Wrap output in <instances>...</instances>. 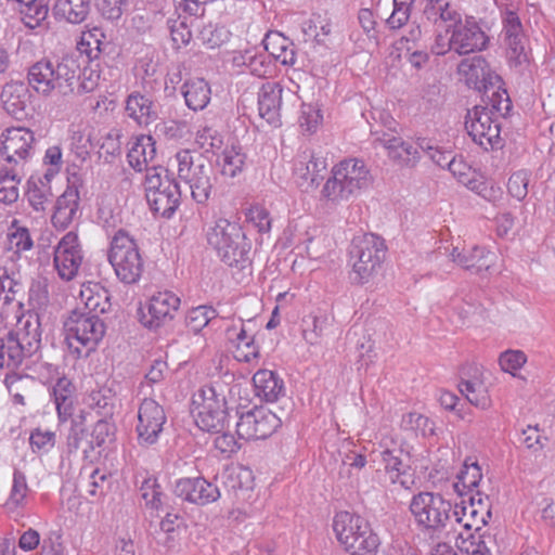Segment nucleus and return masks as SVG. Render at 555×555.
Returning a JSON list of instances; mask_svg holds the SVG:
<instances>
[{
  "label": "nucleus",
  "instance_id": "obj_36",
  "mask_svg": "<svg viewBox=\"0 0 555 555\" xmlns=\"http://www.w3.org/2000/svg\"><path fill=\"white\" fill-rule=\"evenodd\" d=\"M74 386L66 377L57 378L56 383L51 388V396L53 398L57 417L60 423H64L73 415L74 412Z\"/></svg>",
  "mask_w": 555,
  "mask_h": 555
},
{
  "label": "nucleus",
  "instance_id": "obj_16",
  "mask_svg": "<svg viewBox=\"0 0 555 555\" xmlns=\"http://www.w3.org/2000/svg\"><path fill=\"white\" fill-rule=\"evenodd\" d=\"M281 426V420L272 411L259 406L240 415L236 434L241 439L257 440L270 437Z\"/></svg>",
  "mask_w": 555,
  "mask_h": 555
},
{
  "label": "nucleus",
  "instance_id": "obj_18",
  "mask_svg": "<svg viewBox=\"0 0 555 555\" xmlns=\"http://www.w3.org/2000/svg\"><path fill=\"white\" fill-rule=\"evenodd\" d=\"M449 31H452L454 52L459 55L481 52L490 43L489 36L474 16H466L459 24H453Z\"/></svg>",
  "mask_w": 555,
  "mask_h": 555
},
{
  "label": "nucleus",
  "instance_id": "obj_32",
  "mask_svg": "<svg viewBox=\"0 0 555 555\" xmlns=\"http://www.w3.org/2000/svg\"><path fill=\"white\" fill-rule=\"evenodd\" d=\"M256 395L267 402L276 401L284 393V382L271 370H259L253 377Z\"/></svg>",
  "mask_w": 555,
  "mask_h": 555
},
{
  "label": "nucleus",
  "instance_id": "obj_8",
  "mask_svg": "<svg viewBox=\"0 0 555 555\" xmlns=\"http://www.w3.org/2000/svg\"><path fill=\"white\" fill-rule=\"evenodd\" d=\"M191 413L204 431L220 433L228 421L227 401L214 386H203L192 397Z\"/></svg>",
  "mask_w": 555,
  "mask_h": 555
},
{
  "label": "nucleus",
  "instance_id": "obj_42",
  "mask_svg": "<svg viewBox=\"0 0 555 555\" xmlns=\"http://www.w3.org/2000/svg\"><path fill=\"white\" fill-rule=\"evenodd\" d=\"M81 301L85 304L87 313L95 314L106 312L109 307V296L106 289L99 284L83 286L80 291Z\"/></svg>",
  "mask_w": 555,
  "mask_h": 555
},
{
  "label": "nucleus",
  "instance_id": "obj_54",
  "mask_svg": "<svg viewBox=\"0 0 555 555\" xmlns=\"http://www.w3.org/2000/svg\"><path fill=\"white\" fill-rule=\"evenodd\" d=\"M323 116L321 111L311 104H302L299 116V127L302 132L312 134L321 126Z\"/></svg>",
  "mask_w": 555,
  "mask_h": 555
},
{
  "label": "nucleus",
  "instance_id": "obj_19",
  "mask_svg": "<svg viewBox=\"0 0 555 555\" xmlns=\"http://www.w3.org/2000/svg\"><path fill=\"white\" fill-rule=\"evenodd\" d=\"M326 167L327 163L324 157L317 155L312 150L306 149L297 154L294 160L293 173L297 184L309 192L318 188Z\"/></svg>",
  "mask_w": 555,
  "mask_h": 555
},
{
  "label": "nucleus",
  "instance_id": "obj_13",
  "mask_svg": "<svg viewBox=\"0 0 555 555\" xmlns=\"http://www.w3.org/2000/svg\"><path fill=\"white\" fill-rule=\"evenodd\" d=\"M487 520L480 518L473 522L462 521L456 525L455 545L465 555H492L495 545L494 535L485 528Z\"/></svg>",
  "mask_w": 555,
  "mask_h": 555
},
{
  "label": "nucleus",
  "instance_id": "obj_59",
  "mask_svg": "<svg viewBox=\"0 0 555 555\" xmlns=\"http://www.w3.org/2000/svg\"><path fill=\"white\" fill-rule=\"evenodd\" d=\"M530 181V172L527 170H518L514 172L507 182L508 193L516 199L522 201L528 194V184Z\"/></svg>",
  "mask_w": 555,
  "mask_h": 555
},
{
  "label": "nucleus",
  "instance_id": "obj_11",
  "mask_svg": "<svg viewBox=\"0 0 555 555\" xmlns=\"http://www.w3.org/2000/svg\"><path fill=\"white\" fill-rule=\"evenodd\" d=\"M178 177L184 181L192 198L198 204H205L212 190V169L201 156L194 157L188 150L180 151L175 156Z\"/></svg>",
  "mask_w": 555,
  "mask_h": 555
},
{
  "label": "nucleus",
  "instance_id": "obj_1",
  "mask_svg": "<svg viewBox=\"0 0 555 555\" xmlns=\"http://www.w3.org/2000/svg\"><path fill=\"white\" fill-rule=\"evenodd\" d=\"M372 182L365 163L359 158H346L335 164L323 184L320 198L331 206H338L359 196Z\"/></svg>",
  "mask_w": 555,
  "mask_h": 555
},
{
  "label": "nucleus",
  "instance_id": "obj_9",
  "mask_svg": "<svg viewBox=\"0 0 555 555\" xmlns=\"http://www.w3.org/2000/svg\"><path fill=\"white\" fill-rule=\"evenodd\" d=\"M17 314L18 312L11 313L13 319H16V327L3 338L9 361L14 364H21L24 358L33 356L41 341L39 317L33 313L22 317Z\"/></svg>",
  "mask_w": 555,
  "mask_h": 555
},
{
  "label": "nucleus",
  "instance_id": "obj_60",
  "mask_svg": "<svg viewBox=\"0 0 555 555\" xmlns=\"http://www.w3.org/2000/svg\"><path fill=\"white\" fill-rule=\"evenodd\" d=\"M246 219L261 233H267L271 230L272 219L268 209L261 205H253L246 212Z\"/></svg>",
  "mask_w": 555,
  "mask_h": 555
},
{
  "label": "nucleus",
  "instance_id": "obj_52",
  "mask_svg": "<svg viewBox=\"0 0 555 555\" xmlns=\"http://www.w3.org/2000/svg\"><path fill=\"white\" fill-rule=\"evenodd\" d=\"M491 91V95L489 96V104L486 105L489 107V111L496 118L504 117L508 114L512 108V102L506 90L500 88V83L495 85L493 88L489 89Z\"/></svg>",
  "mask_w": 555,
  "mask_h": 555
},
{
  "label": "nucleus",
  "instance_id": "obj_41",
  "mask_svg": "<svg viewBox=\"0 0 555 555\" xmlns=\"http://www.w3.org/2000/svg\"><path fill=\"white\" fill-rule=\"evenodd\" d=\"M89 8V0H56L53 13L59 20L79 24L87 17Z\"/></svg>",
  "mask_w": 555,
  "mask_h": 555
},
{
  "label": "nucleus",
  "instance_id": "obj_53",
  "mask_svg": "<svg viewBox=\"0 0 555 555\" xmlns=\"http://www.w3.org/2000/svg\"><path fill=\"white\" fill-rule=\"evenodd\" d=\"M195 143L205 152H215L222 146L223 140L216 129L204 125L196 131Z\"/></svg>",
  "mask_w": 555,
  "mask_h": 555
},
{
  "label": "nucleus",
  "instance_id": "obj_33",
  "mask_svg": "<svg viewBox=\"0 0 555 555\" xmlns=\"http://www.w3.org/2000/svg\"><path fill=\"white\" fill-rule=\"evenodd\" d=\"M54 75L57 90L63 93L74 92L77 82V76L80 73V64L74 55H63L60 60L53 62Z\"/></svg>",
  "mask_w": 555,
  "mask_h": 555
},
{
  "label": "nucleus",
  "instance_id": "obj_50",
  "mask_svg": "<svg viewBox=\"0 0 555 555\" xmlns=\"http://www.w3.org/2000/svg\"><path fill=\"white\" fill-rule=\"evenodd\" d=\"M29 492L26 476L18 469L14 470L10 496L5 503L10 511L23 507Z\"/></svg>",
  "mask_w": 555,
  "mask_h": 555
},
{
  "label": "nucleus",
  "instance_id": "obj_34",
  "mask_svg": "<svg viewBox=\"0 0 555 555\" xmlns=\"http://www.w3.org/2000/svg\"><path fill=\"white\" fill-rule=\"evenodd\" d=\"M28 81L38 93L43 95L57 90L53 61L41 60L35 63L28 70Z\"/></svg>",
  "mask_w": 555,
  "mask_h": 555
},
{
  "label": "nucleus",
  "instance_id": "obj_55",
  "mask_svg": "<svg viewBox=\"0 0 555 555\" xmlns=\"http://www.w3.org/2000/svg\"><path fill=\"white\" fill-rule=\"evenodd\" d=\"M402 425L423 437H429L435 435V423L427 416L417 412H411L403 416Z\"/></svg>",
  "mask_w": 555,
  "mask_h": 555
},
{
  "label": "nucleus",
  "instance_id": "obj_35",
  "mask_svg": "<svg viewBox=\"0 0 555 555\" xmlns=\"http://www.w3.org/2000/svg\"><path fill=\"white\" fill-rule=\"evenodd\" d=\"M156 155L155 141L151 135H140L131 143L127 158L129 165L137 171L152 169L149 167Z\"/></svg>",
  "mask_w": 555,
  "mask_h": 555
},
{
  "label": "nucleus",
  "instance_id": "obj_24",
  "mask_svg": "<svg viewBox=\"0 0 555 555\" xmlns=\"http://www.w3.org/2000/svg\"><path fill=\"white\" fill-rule=\"evenodd\" d=\"M282 92L278 82H266L258 92L259 116L273 127L281 125Z\"/></svg>",
  "mask_w": 555,
  "mask_h": 555
},
{
  "label": "nucleus",
  "instance_id": "obj_47",
  "mask_svg": "<svg viewBox=\"0 0 555 555\" xmlns=\"http://www.w3.org/2000/svg\"><path fill=\"white\" fill-rule=\"evenodd\" d=\"M49 183L50 181L40 176H31L27 182L28 202L37 211L44 208L43 205L51 195Z\"/></svg>",
  "mask_w": 555,
  "mask_h": 555
},
{
  "label": "nucleus",
  "instance_id": "obj_63",
  "mask_svg": "<svg viewBox=\"0 0 555 555\" xmlns=\"http://www.w3.org/2000/svg\"><path fill=\"white\" fill-rule=\"evenodd\" d=\"M43 165L48 166L43 178L44 180L51 181L60 172L63 165L62 150L60 146L53 145L47 149Z\"/></svg>",
  "mask_w": 555,
  "mask_h": 555
},
{
  "label": "nucleus",
  "instance_id": "obj_20",
  "mask_svg": "<svg viewBox=\"0 0 555 555\" xmlns=\"http://www.w3.org/2000/svg\"><path fill=\"white\" fill-rule=\"evenodd\" d=\"M457 73L469 88L489 93V89L501 83V78L491 72L483 56L475 55L461 61Z\"/></svg>",
  "mask_w": 555,
  "mask_h": 555
},
{
  "label": "nucleus",
  "instance_id": "obj_62",
  "mask_svg": "<svg viewBox=\"0 0 555 555\" xmlns=\"http://www.w3.org/2000/svg\"><path fill=\"white\" fill-rule=\"evenodd\" d=\"M115 427L105 418L99 420L91 433V444L94 447H102L113 440Z\"/></svg>",
  "mask_w": 555,
  "mask_h": 555
},
{
  "label": "nucleus",
  "instance_id": "obj_27",
  "mask_svg": "<svg viewBox=\"0 0 555 555\" xmlns=\"http://www.w3.org/2000/svg\"><path fill=\"white\" fill-rule=\"evenodd\" d=\"M228 340L232 344L233 357L240 362L250 363L259 357V349L244 325H233L227 331Z\"/></svg>",
  "mask_w": 555,
  "mask_h": 555
},
{
  "label": "nucleus",
  "instance_id": "obj_6",
  "mask_svg": "<svg viewBox=\"0 0 555 555\" xmlns=\"http://www.w3.org/2000/svg\"><path fill=\"white\" fill-rule=\"evenodd\" d=\"M108 261L124 284H135L144 271V261L137 242L128 232L117 231L111 241Z\"/></svg>",
  "mask_w": 555,
  "mask_h": 555
},
{
  "label": "nucleus",
  "instance_id": "obj_45",
  "mask_svg": "<svg viewBox=\"0 0 555 555\" xmlns=\"http://www.w3.org/2000/svg\"><path fill=\"white\" fill-rule=\"evenodd\" d=\"M246 155L238 145L227 146L218 158L223 176L233 178L245 167Z\"/></svg>",
  "mask_w": 555,
  "mask_h": 555
},
{
  "label": "nucleus",
  "instance_id": "obj_31",
  "mask_svg": "<svg viewBox=\"0 0 555 555\" xmlns=\"http://www.w3.org/2000/svg\"><path fill=\"white\" fill-rule=\"evenodd\" d=\"M266 51L284 66L296 63L295 44L279 31H270L263 39Z\"/></svg>",
  "mask_w": 555,
  "mask_h": 555
},
{
  "label": "nucleus",
  "instance_id": "obj_37",
  "mask_svg": "<svg viewBox=\"0 0 555 555\" xmlns=\"http://www.w3.org/2000/svg\"><path fill=\"white\" fill-rule=\"evenodd\" d=\"M4 109L18 118L24 113L28 102V89L24 82L11 81L4 85L1 92Z\"/></svg>",
  "mask_w": 555,
  "mask_h": 555
},
{
  "label": "nucleus",
  "instance_id": "obj_30",
  "mask_svg": "<svg viewBox=\"0 0 555 555\" xmlns=\"http://www.w3.org/2000/svg\"><path fill=\"white\" fill-rule=\"evenodd\" d=\"M125 112L139 126H149L157 118L153 101L139 92L127 96Z\"/></svg>",
  "mask_w": 555,
  "mask_h": 555
},
{
  "label": "nucleus",
  "instance_id": "obj_56",
  "mask_svg": "<svg viewBox=\"0 0 555 555\" xmlns=\"http://www.w3.org/2000/svg\"><path fill=\"white\" fill-rule=\"evenodd\" d=\"M217 315L210 306H198L191 309L186 315V324L193 332L203 330Z\"/></svg>",
  "mask_w": 555,
  "mask_h": 555
},
{
  "label": "nucleus",
  "instance_id": "obj_17",
  "mask_svg": "<svg viewBox=\"0 0 555 555\" xmlns=\"http://www.w3.org/2000/svg\"><path fill=\"white\" fill-rule=\"evenodd\" d=\"M166 420L163 406L154 399L145 398L138 409L135 431L139 444L149 447L156 443Z\"/></svg>",
  "mask_w": 555,
  "mask_h": 555
},
{
  "label": "nucleus",
  "instance_id": "obj_15",
  "mask_svg": "<svg viewBox=\"0 0 555 555\" xmlns=\"http://www.w3.org/2000/svg\"><path fill=\"white\" fill-rule=\"evenodd\" d=\"M83 260V251L78 234L67 232L54 247L53 266L59 278L65 282L74 280Z\"/></svg>",
  "mask_w": 555,
  "mask_h": 555
},
{
  "label": "nucleus",
  "instance_id": "obj_12",
  "mask_svg": "<svg viewBox=\"0 0 555 555\" xmlns=\"http://www.w3.org/2000/svg\"><path fill=\"white\" fill-rule=\"evenodd\" d=\"M465 128L475 143L485 151L499 147L501 144V125L489 111V107L477 105L467 112Z\"/></svg>",
  "mask_w": 555,
  "mask_h": 555
},
{
  "label": "nucleus",
  "instance_id": "obj_48",
  "mask_svg": "<svg viewBox=\"0 0 555 555\" xmlns=\"http://www.w3.org/2000/svg\"><path fill=\"white\" fill-rule=\"evenodd\" d=\"M331 327L332 322L327 315H314L311 318V323H306L304 327V339L311 346L320 345Z\"/></svg>",
  "mask_w": 555,
  "mask_h": 555
},
{
  "label": "nucleus",
  "instance_id": "obj_61",
  "mask_svg": "<svg viewBox=\"0 0 555 555\" xmlns=\"http://www.w3.org/2000/svg\"><path fill=\"white\" fill-rule=\"evenodd\" d=\"M417 146L421 151L426 153L430 159L439 167H448L450 158L454 157L451 152L441 151L438 146L434 145L429 139H418Z\"/></svg>",
  "mask_w": 555,
  "mask_h": 555
},
{
  "label": "nucleus",
  "instance_id": "obj_21",
  "mask_svg": "<svg viewBox=\"0 0 555 555\" xmlns=\"http://www.w3.org/2000/svg\"><path fill=\"white\" fill-rule=\"evenodd\" d=\"M175 494L182 501L205 506L219 500V488L203 477L181 478L176 481Z\"/></svg>",
  "mask_w": 555,
  "mask_h": 555
},
{
  "label": "nucleus",
  "instance_id": "obj_58",
  "mask_svg": "<svg viewBox=\"0 0 555 555\" xmlns=\"http://www.w3.org/2000/svg\"><path fill=\"white\" fill-rule=\"evenodd\" d=\"M100 82V73L92 67H85L77 76L73 93L85 94L94 91Z\"/></svg>",
  "mask_w": 555,
  "mask_h": 555
},
{
  "label": "nucleus",
  "instance_id": "obj_23",
  "mask_svg": "<svg viewBox=\"0 0 555 555\" xmlns=\"http://www.w3.org/2000/svg\"><path fill=\"white\" fill-rule=\"evenodd\" d=\"M374 143L385 149L387 156L400 166H414L420 159L418 146H414L395 132L377 135Z\"/></svg>",
  "mask_w": 555,
  "mask_h": 555
},
{
  "label": "nucleus",
  "instance_id": "obj_39",
  "mask_svg": "<svg viewBox=\"0 0 555 555\" xmlns=\"http://www.w3.org/2000/svg\"><path fill=\"white\" fill-rule=\"evenodd\" d=\"M185 104L193 111L204 109L210 102L211 90L203 78H192L182 86Z\"/></svg>",
  "mask_w": 555,
  "mask_h": 555
},
{
  "label": "nucleus",
  "instance_id": "obj_26",
  "mask_svg": "<svg viewBox=\"0 0 555 555\" xmlns=\"http://www.w3.org/2000/svg\"><path fill=\"white\" fill-rule=\"evenodd\" d=\"M401 450L384 449L380 452L385 473L393 485H400L403 489H411L415 485L414 474L400 459Z\"/></svg>",
  "mask_w": 555,
  "mask_h": 555
},
{
  "label": "nucleus",
  "instance_id": "obj_4",
  "mask_svg": "<svg viewBox=\"0 0 555 555\" xmlns=\"http://www.w3.org/2000/svg\"><path fill=\"white\" fill-rule=\"evenodd\" d=\"M333 529L338 542L350 555H366L377 550L379 538L369 521L360 515L339 512L333 520Z\"/></svg>",
  "mask_w": 555,
  "mask_h": 555
},
{
  "label": "nucleus",
  "instance_id": "obj_57",
  "mask_svg": "<svg viewBox=\"0 0 555 555\" xmlns=\"http://www.w3.org/2000/svg\"><path fill=\"white\" fill-rule=\"evenodd\" d=\"M507 47V59L512 66H519L528 61L525 49V35L504 38Z\"/></svg>",
  "mask_w": 555,
  "mask_h": 555
},
{
  "label": "nucleus",
  "instance_id": "obj_14",
  "mask_svg": "<svg viewBox=\"0 0 555 555\" xmlns=\"http://www.w3.org/2000/svg\"><path fill=\"white\" fill-rule=\"evenodd\" d=\"M0 155L5 166L23 168L35 153L36 138L31 130L23 127L9 128L2 135Z\"/></svg>",
  "mask_w": 555,
  "mask_h": 555
},
{
  "label": "nucleus",
  "instance_id": "obj_44",
  "mask_svg": "<svg viewBox=\"0 0 555 555\" xmlns=\"http://www.w3.org/2000/svg\"><path fill=\"white\" fill-rule=\"evenodd\" d=\"M456 479L454 488L460 495L477 488L482 479L481 468L477 461L472 457L465 460Z\"/></svg>",
  "mask_w": 555,
  "mask_h": 555
},
{
  "label": "nucleus",
  "instance_id": "obj_22",
  "mask_svg": "<svg viewBox=\"0 0 555 555\" xmlns=\"http://www.w3.org/2000/svg\"><path fill=\"white\" fill-rule=\"evenodd\" d=\"M181 300L170 291L157 292L146 306L147 313H143L142 323L149 328H157L175 318Z\"/></svg>",
  "mask_w": 555,
  "mask_h": 555
},
{
  "label": "nucleus",
  "instance_id": "obj_40",
  "mask_svg": "<svg viewBox=\"0 0 555 555\" xmlns=\"http://www.w3.org/2000/svg\"><path fill=\"white\" fill-rule=\"evenodd\" d=\"M459 390L474 406L481 410L491 406L492 401L488 387L478 375L469 379H462L459 384Z\"/></svg>",
  "mask_w": 555,
  "mask_h": 555
},
{
  "label": "nucleus",
  "instance_id": "obj_38",
  "mask_svg": "<svg viewBox=\"0 0 555 555\" xmlns=\"http://www.w3.org/2000/svg\"><path fill=\"white\" fill-rule=\"evenodd\" d=\"M18 283L11 278L7 270L0 268V318L8 320L11 313L20 312L22 304L16 299Z\"/></svg>",
  "mask_w": 555,
  "mask_h": 555
},
{
  "label": "nucleus",
  "instance_id": "obj_7",
  "mask_svg": "<svg viewBox=\"0 0 555 555\" xmlns=\"http://www.w3.org/2000/svg\"><path fill=\"white\" fill-rule=\"evenodd\" d=\"M146 201L154 214L170 218L180 205L179 184L170 178L168 170L153 166L144 179Z\"/></svg>",
  "mask_w": 555,
  "mask_h": 555
},
{
  "label": "nucleus",
  "instance_id": "obj_29",
  "mask_svg": "<svg viewBox=\"0 0 555 555\" xmlns=\"http://www.w3.org/2000/svg\"><path fill=\"white\" fill-rule=\"evenodd\" d=\"M424 16L435 25L438 23L449 24L446 33L453 24H459L462 18V14L452 0H426Z\"/></svg>",
  "mask_w": 555,
  "mask_h": 555
},
{
  "label": "nucleus",
  "instance_id": "obj_51",
  "mask_svg": "<svg viewBox=\"0 0 555 555\" xmlns=\"http://www.w3.org/2000/svg\"><path fill=\"white\" fill-rule=\"evenodd\" d=\"M103 38L104 34L99 28L85 31L78 42V50L86 54L89 60H95L101 53Z\"/></svg>",
  "mask_w": 555,
  "mask_h": 555
},
{
  "label": "nucleus",
  "instance_id": "obj_49",
  "mask_svg": "<svg viewBox=\"0 0 555 555\" xmlns=\"http://www.w3.org/2000/svg\"><path fill=\"white\" fill-rule=\"evenodd\" d=\"M70 426L66 436V448L69 453L76 452L87 434V413L80 411L70 417Z\"/></svg>",
  "mask_w": 555,
  "mask_h": 555
},
{
  "label": "nucleus",
  "instance_id": "obj_5",
  "mask_svg": "<svg viewBox=\"0 0 555 555\" xmlns=\"http://www.w3.org/2000/svg\"><path fill=\"white\" fill-rule=\"evenodd\" d=\"M105 325L99 315L75 310L64 322L65 340L76 357H87L103 338Z\"/></svg>",
  "mask_w": 555,
  "mask_h": 555
},
{
  "label": "nucleus",
  "instance_id": "obj_46",
  "mask_svg": "<svg viewBox=\"0 0 555 555\" xmlns=\"http://www.w3.org/2000/svg\"><path fill=\"white\" fill-rule=\"evenodd\" d=\"M34 241L29 230L18 224L17 220H13L7 234V249L20 256L24 251L33 248Z\"/></svg>",
  "mask_w": 555,
  "mask_h": 555
},
{
  "label": "nucleus",
  "instance_id": "obj_28",
  "mask_svg": "<svg viewBox=\"0 0 555 555\" xmlns=\"http://www.w3.org/2000/svg\"><path fill=\"white\" fill-rule=\"evenodd\" d=\"M79 207V195L75 190H66L57 197L54 211L51 217L53 227L64 231L77 218Z\"/></svg>",
  "mask_w": 555,
  "mask_h": 555
},
{
  "label": "nucleus",
  "instance_id": "obj_25",
  "mask_svg": "<svg viewBox=\"0 0 555 555\" xmlns=\"http://www.w3.org/2000/svg\"><path fill=\"white\" fill-rule=\"evenodd\" d=\"M457 266L474 273L488 271L494 263V254L483 247L474 246L460 249L454 247L450 254Z\"/></svg>",
  "mask_w": 555,
  "mask_h": 555
},
{
  "label": "nucleus",
  "instance_id": "obj_3",
  "mask_svg": "<svg viewBox=\"0 0 555 555\" xmlns=\"http://www.w3.org/2000/svg\"><path fill=\"white\" fill-rule=\"evenodd\" d=\"M207 242L230 267H244L249 261L251 244L235 222L224 218L216 220L207 231Z\"/></svg>",
  "mask_w": 555,
  "mask_h": 555
},
{
  "label": "nucleus",
  "instance_id": "obj_10",
  "mask_svg": "<svg viewBox=\"0 0 555 555\" xmlns=\"http://www.w3.org/2000/svg\"><path fill=\"white\" fill-rule=\"evenodd\" d=\"M350 255L353 259L352 279L358 283H365L380 268L386 246L379 236L372 233L363 234L353 238Z\"/></svg>",
  "mask_w": 555,
  "mask_h": 555
},
{
  "label": "nucleus",
  "instance_id": "obj_64",
  "mask_svg": "<svg viewBox=\"0 0 555 555\" xmlns=\"http://www.w3.org/2000/svg\"><path fill=\"white\" fill-rule=\"evenodd\" d=\"M448 169L460 183L467 188H469L473 181L478 177L463 159H457L455 156L450 158Z\"/></svg>",
  "mask_w": 555,
  "mask_h": 555
},
{
  "label": "nucleus",
  "instance_id": "obj_2",
  "mask_svg": "<svg viewBox=\"0 0 555 555\" xmlns=\"http://www.w3.org/2000/svg\"><path fill=\"white\" fill-rule=\"evenodd\" d=\"M410 511L418 527L434 532L447 528L456 530V525L464 520V517H460L457 508L453 509L450 501L433 492H421L414 495L410 503Z\"/></svg>",
  "mask_w": 555,
  "mask_h": 555
},
{
  "label": "nucleus",
  "instance_id": "obj_43",
  "mask_svg": "<svg viewBox=\"0 0 555 555\" xmlns=\"http://www.w3.org/2000/svg\"><path fill=\"white\" fill-rule=\"evenodd\" d=\"M22 169L2 165L0 167V203L12 204L18 198Z\"/></svg>",
  "mask_w": 555,
  "mask_h": 555
}]
</instances>
